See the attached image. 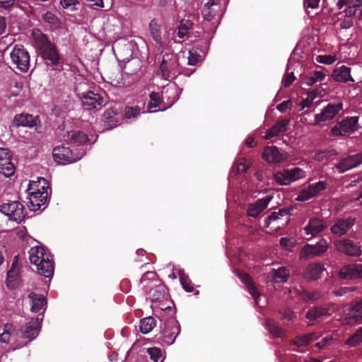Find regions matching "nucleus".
Segmentation results:
<instances>
[{"instance_id":"obj_1","label":"nucleus","mask_w":362,"mask_h":362,"mask_svg":"<svg viewBox=\"0 0 362 362\" xmlns=\"http://www.w3.org/2000/svg\"><path fill=\"white\" fill-rule=\"evenodd\" d=\"M35 42L40 51L42 57L47 64L57 67L61 59L60 54L54 44L52 43L46 35L40 30L33 33Z\"/></svg>"},{"instance_id":"obj_2","label":"nucleus","mask_w":362,"mask_h":362,"mask_svg":"<svg viewBox=\"0 0 362 362\" xmlns=\"http://www.w3.org/2000/svg\"><path fill=\"white\" fill-rule=\"evenodd\" d=\"M30 261L36 265L38 273L47 278L52 277L54 271V263L49 258L45 247H36L30 250Z\"/></svg>"},{"instance_id":"obj_3","label":"nucleus","mask_w":362,"mask_h":362,"mask_svg":"<svg viewBox=\"0 0 362 362\" xmlns=\"http://www.w3.org/2000/svg\"><path fill=\"white\" fill-rule=\"evenodd\" d=\"M34 185H35V183ZM28 191H29V209L34 211L44 210L47 204L48 196V193L45 187H42L41 189H35L33 185L30 184Z\"/></svg>"},{"instance_id":"obj_4","label":"nucleus","mask_w":362,"mask_h":362,"mask_svg":"<svg viewBox=\"0 0 362 362\" xmlns=\"http://www.w3.org/2000/svg\"><path fill=\"white\" fill-rule=\"evenodd\" d=\"M76 95L86 110H100L105 105V98L98 93L92 90L86 92H77Z\"/></svg>"},{"instance_id":"obj_5","label":"nucleus","mask_w":362,"mask_h":362,"mask_svg":"<svg viewBox=\"0 0 362 362\" xmlns=\"http://www.w3.org/2000/svg\"><path fill=\"white\" fill-rule=\"evenodd\" d=\"M12 63L21 72H26L30 67V54L22 45H16L10 53Z\"/></svg>"},{"instance_id":"obj_6","label":"nucleus","mask_w":362,"mask_h":362,"mask_svg":"<svg viewBox=\"0 0 362 362\" xmlns=\"http://www.w3.org/2000/svg\"><path fill=\"white\" fill-rule=\"evenodd\" d=\"M84 153L82 152L80 155L74 153L72 150L69 147L64 145L61 146H56L53 148L52 155L54 160L60 164L71 163L80 160L83 156Z\"/></svg>"},{"instance_id":"obj_7","label":"nucleus","mask_w":362,"mask_h":362,"mask_svg":"<svg viewBox=\"0 0 362 362\" xmlns=\"http://www.w3.org/2000/svg\"><path fill=\"white\" fill-rule=\"evenodd\" d=\"M291 209H281L279 211L272 213L266 219L264 226L269 228L270 225L274 223L271 229L276 230V229L284 228L287 225L291 215Z\"/></svg>"},{"instance_id":"obj_8","label":"nucleus","mask_w":362,"mask_h":362,"mask_svg":"<svg viewBox=\"0 0 362 362\" xmlns=\"http://www.w3.org/2000/svg\"><path fill=\"white\" fill-rule=\"evenodd\" d=\"M358 120L357 117H348L338 122L331 130L332 136H339L354 133L358 129Z\"/></svg>"},{"instance_id":"obj_9","label":"nucleus","mask_w":362,"mask_h":362,"mask_svg":"<svg viewBox=\"0 0 362 362\" xmlns=\"http://www.w3.org/2000/svg\"><path fill=\"white\" fill-rule=\"evenodd\" d=\"M0 211L8 216L10 220L18 223L22 221L25 218L23 206L17 201L3 204L0 206Z\"/></svg>"},{"instance_id":"obj_10","label":"nucleus","mask_w":362,"mask_h":362,"mask_svg":"<svg viewBox=\"0 0 362 362\" xmlns=\"http://www.w3.org/2000/svg\"><path fill=\"white\" fill-rule=\"evenodd\" d=\"M180 332V326L177 320L174 318L168 320L164 323L162 331L163 342L171 345Z\"/></svg>"},{"instance_id":"obj_11","label":"nucleus","mask_w":362,"mask_h":362,"mask_svg":"<svg viewBox=\"0 0 362 362\" xmlns=\"http://www.w3.org/2000/svg\"><path fill=\"white\" fill-rule=\"evenodd\" d=\"M327 250V243L325 239H321L315 245L306 244L300 250V258L304 260L320 256Z\"/></svg>"},{"instance_id":"obj_12","label":"nucleus","mask_w":362,"mask_h":362,"mask_svg":"<svg viewBox=\"0 0 362 362\" xmlns=\"http://www.w3.org/2000/svg\"><path fill=\"white\" fill-rule=\"evenodd\" d=\"M343 108L341 103H328L321 111L320 113L315 115V125H320L322 122H325L332 119Z\"/></svg>"},{"instance_id":"obj_13","label":"nucleus","mask_w":362,"mask_h":362,"mask_svg":"<svg viewBox=\"0 0 362 362\" xmlns=\"http://www.w3.org/2000/svg\"><path fill=\"white\" fill-rule=\"evenodd\" d=\"M344 323L356 325L362 322V298L351 303L344 313Z\"/></svg>"},{"instance_id":"obj_14","label":"nucleus","mask_w":362,"mask_h":362,"mask_svg":"<svg viewBox=\"0 0 362 362\" xmlns=\"http://www.w3.org/2000/svg\"><path fill=\"white\" fill-rule=\"evenodd\" d=\"M326 181H318L317 182L309 185L307 188L302 189L298 195L296 200L305 202L312 198L317 197L323 190L327 187Z\"/></svg>"},{"instance_id":"obj_15","label":"nucleus","mask_w":362,"mask_h":362,"mask_svg":"<svg viewBox=\"0 0 362 362\" xmlns=\"http://www.w3.org/2000/svg\"><path fill=\"white\" fill-rule=\"evenodd\" d=\"M362 164V152L354 155H349L339 160L335 168L339 173H344L355 168Z\"/></svg>"},{"instance_id":"obj_16","label":"nucleus","mask_w":362,"mask_h":362,"mask_svg":"<svg viewBox=\"0 0 362 362\" xmlns=\"http://www.w3.org/2000/svg\"><path fill=\"white\" fill-rule=\"evenodd\" d=\"M12 154L8 148H0V173L6 177L13 175L16 167L11 161Z\"/></svg>"},{"instance_id":"obj_17","label":"nucleus","mask_w":362,"mask_h":362,"mask_svg":"<svg viewBox=\"0 0 362 362\" xmlns=\"http://www.w3.org/2000/svg\"><path fill=\"white\" fill-rule=\"evenodd\" d=\"M262 158L268 163H278L287 158V153L275 146H266L262 153Z\"/></svg>"},{"instance_id":"obj_18","label":"nucleus","mask_w":362,"mask_h":362,"mask_svg":"<svg viewBox=\"0 0 362 362\" xmlns=\"http://www.w3.org/2000/svg\"><path fill=\"white\" fill-rule=\"evenodd\" d=\"M336 249L348 256L358 257L361 255V247L349 239H344L334 242Z\"/></svg>"},{"instance_id":"obj_19","label":"nucleus","mask_w":362,"mask_h":362,"mask_svg":"<svg viewBox=\"0 0 362 362\" xmlns=\"http://www.w3.org/2000/svg\"><path fill=\"white\" fill-rule=\"evenodd\" d=\"M120 110L116 106L108 107L102 115V121L106 129H112L119 125L120 122Z\"/></svg>"},{"instance_id":"obj_20","label":"nucleus","mask_w":362,"mask_h":362,"mask_svg":"<svg viewBox=\"0 0 362 362\" xmlns=\"http://www.w3.org/2000/svg\"><path fill=\"white\" fill-rule=\"evenodd\" d=\"M341 279H356L362 278V264H349L344 266L339 272Z\"/></svg>"},{"instance_id":"obj_21","label":"nucleus","mask_w":362,"mask_h":362,"mask_svg":"<svg viewBox=\"0 0 362 362\" xmlns=\"http://www.w3.org/2000/svg\"><path fill=\"white\" fill-rule=\"evenodd\" d=\"M168 288L166 286L162 283L158 281V283L155 284L146 293L147 295V298H148L151 302H160L167 298Z\"/></svg>"},{"instance_id":"obj_22","label":"nucleus","mask_w":362,"mask_h":362,"mask_svg":"<svg viewBox=\"0 0 362 362\" xmlns=\"http://www.w3.org/2000/svg\"><path fill=\"white\" fill-rule=\"evenodd\" d=\"M355 218H339L331 227V233L337 236H342L346 234L347 231L354 225Z\"/></svg>"},{"instance_id":"obj_23","label":"nucleus","mask_w":362,"mask_h":362,"mask_svg":"<svg viewBox=\"0 0 362 362\" xmlns=\"http://www.w3.org/2000/svg\"><path fill=\"white\" fill-rule=\"evenodd\" d=\"M40 324L39 318L37 317L22 326L21 328V337L25 339H29L30 340L36 338L39 334L40 328Z\"/></svg>"},{"instance_id":"obj_24","label":"nucleus","mask_w":362,"mask_h":362,"mask_svg":"<svg viewBox=\"0 0 362 362\" xmlns=\"http://www.w3.org/2000/svg\"><path fill=\"white\" fill-rule=\"evenodd\" d=\"M19 263L18 256H16L11 269L7 272L6 284L10 289H14L19 283Z\"/></svg>"},{"instance_id":"obj_25","label":"nucleus","mask_w":362,"mask_h":362,"mask_svg":"<svg viewBox=\"0 0 362 362\" xmlns=\"http://www.w3.org/2000/svg\"><path fill=\"white\" fill-rule=\"evenodd\" d=\"M272 197L267 196L257 199L255 203L248 205L247 213L249 216L257 218L268 206Z\"/></svg>"},{"instance_id":"obj_26","label":"nucleus","mask_w":362,"mask_h":362,"mask_svg":"<svg viewBox=\"0 0 362 362\" xmlns=\"http://www.w3.org/2000/svg\"><path fill=\"white\" fill-rule=\"evenodd\" d=\"M38 116L34 117L28 113L17 114L13 118V124L15 127H24L32 128L37 125Z\"/></svg>"},{"instance_id":"obj_27","label":"nucleus","mask_w":362,"mask_h":362,"mask_svg":"<svg viewBox=\"0 0 362 362\" xmlns=\"http://www.w3.org/2000/svg\"><path fill=\"white\" fill-rule=\"evenodd\" d=\"M290 121V119L286 118L278 121L274 125L267 130L264 138L266 139H270L277 136L279 134L286 132L288 129Z\"/></svg>"},{"instance_id":"obj_28","label":"nucleus","mask_w":362,"mask_h":362,"mask_svg":"<svg viewBox=\"0 0 362 362\" xmlns=\"http://www.w3.org/2000/svg\"><path fill=\"white\" fill-rule=\"evenodd\" d=\"M325 269L322 264L314 262L307 266L304 271L303 276L309 281L317 280L321 277V274Z\"/></svg>"},{"instance_id":"obj_29","label":"nucleus","mask_w":362,"mask_h":362,"mask_svg":"<svg viewBox=\"0 0 362 362\" xmlns=\"http://www.w3.org/2000/svg\"><path fill=\"white\" fill-rule=\"evenodd\" d=\"M332 77L337 82H354V79L351 76V68L344 65L335 68L332 72Z\"/></svg>"},{"instance_id":"obj_30","label":"nucleus","mask_w":362,"mask_h":362,"mask_svg":"<svg viewBox=\"0 0 362 362\" xmlns=\"http://www.w3.org/2000/svg\"><path fill=\"white\" fill-rule=\"evenodd\" d=\"M326 228L325 222L318 218H313L309 221L308 224L304 228L306 235L315 236L322 232Z\"/></svg>"},{"instance_id":"obj_31","label":"nucleus","mask_w":362,"mask_h":362,"mask_svg":"<svg viewBox=\"0 0 362 362\" xmlns=\"http://www.w3.org/2000/svg\"><path fill=\"white\" fill-rule=\"evenodd\" d=\"M330 315L331 313L329 307L327 305H322L310 308L306 313L305 317L310 321H316L323 316H329Z\"/></svg>"},{"instance_id":"obj_32","label":"nucleus","mask_w":362,"mask_h":362,"mask_svg":"<svg viewBox=\"0 0 362 362\" xmlns=\"http://www.w3.org/2000/svg\"><path fill=\"white\" fill-rule=\"evenodd\" d=\"M326 74L322 71H313L308 75L300 76L301 84L312 86L317 82L322 81Z\"/></svg>"},{"instance_id":"obj_33","label":"nucleus","mask_w":362,"mask_h":362,"mask_svg":"<svg viewBox=\"0 0 362 362\" xmlns=\"http://www.w3.org/2000/svg\"><path fill=\"white\" fill-rule=\"evenodd\" d=\"M158 275L156 272H147L144 273L141 279L140 284L142 289L146 293L155 284L158 283Z\"/></svg>"},{"instance_id":"obj_34","label":"nucleus","mask_w":362,"mask_h":362,"mask_svg":"<svg viewBox=\"0 0 362 362\" xmlns=\"http://www.w3.org/2000/svg\"><path fill=\"white\" fill-rule=\"evenodd\" d=\"M29 298L32 299V307L30 310L33 313L40 312V310L43 309L44 306L47 304L46 298L43 296H38L34 292L29 294Z\"/></svg>"},{"instance_id":"obj_35","label":"nucleus","mask_w":362,"mask_h":362,"mask_svg":"<svg viewBox=\"0 0 362 362\" xmlns=\"http://www.w3.org/2000/svg\"><path fill=\"white\" fill-rule=\"evenodd\" d=\"M68 140L71 144L81 145L86 143L88 137L86 134L81 131H71L68 133Z\"/></svg>"},{"instance_id":"obj_36","label":"nucleus","mask_w":362,"mask_h":362,"mask_svg":"<svg viewBox=\"0 0 362 362\" xmlns=\"http://www.w3.org/2000/svg\"><path fill=\"white\" fill-rule=\"evenodd\" d=\"M250 165V162L247 161L246 158L243 157L238 158L233 165L231 173L234 175L246 173Z\"/></svg>"},{"instance_id":"obj_37","label":"nucleus","mask_w":362,"mask_h":362,"mask_svg":"<svg viewBox=\"0 0 362 362\" xmlns=\"http://www.w3.org/2000/svg\"><path fill=\"white\" fill-rule=\"evenodd\" d=\"M270 274L276 282L281 283L287 281L290 272L286 267H282L278 269H273Z\"/></svg>"},{"instance_id":"obj_38","label":"nucleus","mask_w":362,"mask_h":362,"mask_svg":"<svg viewBox=\"0 0 362 362\" xmlns=\"http://www.w3.org/2000/svg\"><path fill=\"white\" fill-rule=\"evenodd\" d=\"M149 30L151 35L156 43L162 44V36L160 25L158 23L156 19H153L149 23Z\"/></svg>"},{"instance_id":"obj_39","label":"nucleus","mask_w":362,"mask_h":362,"mask_svg":"<svg viewBox=\"0 0 362 362\" xmlns=\"http://www.w3.org/2000/svg\"><path fill=\"white\" fill-rule=\"evenodd\" d=\"M274 177L275 181L281 185H288L292 182L288 168L276 172Z\"/></svg>"},{"instance_id":"obj_40","label":"nucleus","mask_w":362,"mask_h":362,"mask_svg":"<svg viewBox=\"0 0 362 362\" xmlns=\"http://www.w3.org/2000/svg\"><path fill=\"white\" fill-rule=\"evenodd\" d=\"M156 321L153 317H148L140 320V331L143 334L149 333L156 326Z\"/></svg>"},{"instance_id":"obj_41","label":"nucleus","mask_w":362,"mask_h":362,"mask_svg":"<svg viewBox=\"0 0 362 362\" xmlns=\"http://www.w3.org/2000/svg\"><path fill=\"white\" fill-rule=\"evenodd\" d=\"M362 343V327L356 329L354 334L349 337L345 341V344L349 347H355Z\"/></svg>"},{"instance_id":"obj_42","label":"nucleus","mask_w":362,"mask_h":362,"mask_svg":"<svg viewBox=\"0 0 362 362\" xmlns=\"http://www.w3.org/2000/svg\"><path fill=\"white\" fill-rule=\"evenodd\" d=\"M265 325L268 331L275 337H279L284 334V329L274 320H267Z\"/></svg>"},{"instance_id":"obj_43","label":"nucleus","mask_w":362,"mask_h":362,"mask_svg":"<svg viewBox=\"0 0 362 362\" xmlns=\"http://www.w3.org/2000/svg\"><path fill=\"white\" fill-rule=\"evenodd\" d=\"M149 101L147 104L148 110L151 112H156L157 110H151L153 108H156L159 107L161 103V98L160 96L159 93L152 92L149 95Z\"/></svg>"},{"instance_id":"obj_44","label":"nucleus","mask_w":362,"mask_h":362,"mask_svg":"<svg viewBox=\"0 0 362 362\" xmlns=\"http://www.w3.org/2000/svg\"><path fill=\"white\" fill-rule=\"evenodd\" d=\"M300 297L302 300L304 301H315L320 298L321 294L317 291H307V290H303L299 293Z\"/></svg>"},{"instance_id":"obj_45","label":"nucleus","mask_w":362,"mask_h":362,"mask_svg":"<svg viewBox=\"0 0 362 362\" xmlns=\"http://www.w3.org/2000/svg\"><path fill=\"white\" fill-rule=\"evenodd\" d=\"M192 25L193 23L189 20H182L178 27L177 36L180 39L184 38L186 36L188 30L192 28Z\"/></svg>"},{"instance_id":"obj_46","label":"nucleus","mask_w":362,"mask_h":362,"mask_svg":"<svg viewBox=\"0 0 362 362\" xmlns=\"http://www.w3.org/2000/svg\"><path fill=\"white\" fill-rule=\"evenodd\" d=\"M180 281L182 286V288L187 292H192L194 291V286L192 283V281L189 278L187 275H186L183 272H180L179 273Z\"/></svg>"},{"instance_id":"obj_47","label":"nucleus","mask_w":362,"mask_h":362,"mask_svg":"<svg viewBox=\"0 0 362 362\" xmlns=\"http://www.w3.org/2000/svg\"><path fill=\"white\" fill-rule=\"evenodd\" d=\"M313 341V334L296 337L293 344L298 346L308 345Z\"/></svg>"},{"instance_id":"obj_48","label":"nucleus","mask_w":362,"mask_h":362,"mask_svg":"<svg viewBox=\"0 0 362 362\" xmlns=\"http://www.w3.org/2000/svg\"><path fill=\"white\" fill-rule=\"evenodd\" d=\"M288 170L290 173V177L292 180V182L304 178L306 176L305 172L298 167H294L291 169L288 168Z\"/></svg>"},{"instance_id":"obj_49","label":"nucleus","mask_w":362,"mask_h":362,"mask_svg":"<svg viewBox=\"0 0 362 362\" xmlns=\"http://www.w3.org/2000/svg\"><path fill=\"white\" fill-rule=\"evenodd\" d=\"M141 114V108L136 107H126L124 109V117L127 119L135 118Z\"/></svg>"},{"instance_id":"obj_50","label":"nucleus","mask_w":362,"mask_h":362,"mask_svg":"<svg viewBox=\"0 0 362 362\" xmlns=\"http://www.w3.org/2000/svg\"><path fill=\"white\" fill-rule=\"evenodd\" d=\"M147 353L150 356V358L153 362H158L162 357L161 350L159 348L152 347L147 349Z\"/></svg>"},{"instance_id":"obj_51","label":"nucleus","mask_w":362,"mask_h":362,"mask_svg":"<svg viewBox=\"0 0 362 362\" xmlns=\"http://www.w3.org/2000/svg\"><path fill=\"white\" fill-rule=\"evenodd\" d=\"M202 61V56L197 52H189L188 64L192 66L197 65Z\"/></svg>"},{"instance_id":"obj_52","label":"nucleus","mask_w":362,"mask_h":362,"mask_svg":"<svg viewBox=\"0 0 362 362\" xmlns=\"http://www.w3.org/2000/svg\"><path fill=\"white\" fill-rule=\"evenodd\" d=\"M332 155L330 151H320L315 154L314 158L315 160L322 162L327 160Z\"/></svg>"},{"instance_id":"obj_53","label":"nucleus","mask_w":362,"mask_h":362,"mask_svg":"<svg viewBox=\"0 0 362 362\" xmlns=\"http://www.w3.org/2000/svg\"><path fill=\"white\" fill-rule=\"evenodd\" d=\"M336 58L331 55H318L316 57V61L320 64H332L335 62Z\"/></svg>"},{"instance_id":"obj_54","label":"nucleus","mask_w":362,"mask_h":362,"mask_svg":"<svg viewBox=\"0 0 362 362\" xmlns=\"http://www.w3.org/2000/svg\"><path fill=\"white\" fill-rule=\"evenodd\" d=\"M160 69L164 79L167 80L171 77V72L170 71L168 63L165 59H163L160 66Z\"/></svg>"},{"instance_id":"obj_55","label":"nucleus","mask_w":362,"mask_h":362,"mask_svg":"<svg viewBox=\"0 0 362 362\" xmlns=\"http://www.w3.org/2000/svg\"><path fill=\"white\" fill-rule=\"evenodd\" d=\"M235 274L245 285H247L252 281L250 276L243 271L236 270Z\"/></svg>"},{"instance_id":"obj_56","label":"nucleus","mask_w":362,"mask_h":362,"mask_svg":"<svg viewBox=\"0 0 362 362\" xmlns=\"http://www.w3.org/2000/svg\"><path fill=\"white\" fill-rule=\"evenodd\" d=\"M279 244L281 247L288 250H290L294 246V242L286 237L280 239Z\"/></svg>"},{"instance_id":"obj_57","label":"nucleus","mask_w":362,"mask_h":362,"mask_svg":"<svg viewBox=\"0 0 362 362\" xmlns=\"http://www.w3.org/2000/svg\"><path fill=\"white\" fill-rule=\"evenodd\" d=\"M296 79V77L294 76V74L293 72L291 73H287L284 75L283 79H282V85L287 88L291 85V83L293 82V81Z\"/></svg>"},{"instance_id":"obj_58","label":"nucleus","mask_w":362,"mask_h":362,"mask_svg":"<svg viewBox=\"0 0 362 362\" xmlns=\"http://www.w3.org/2000/svg\"><path fill=\"white\" fill-rule=\"evenodd\" d=\"M281 318L286 322H290L295 317L293 313L290 309H285L279 312Z\"/></svg>"},{"instance_id":"obj_59","label":"nucleus","mask_w":362,"mask_h":362,"mask_svg":"<svg viewBox=\"0 0 362 362\" xmlns=\"http://www.w3.org/2000/svg\"><path fill=\"white\" fill-rule=\"evenodd\" d=\"M292 108V102L291 100H285L276 106V109L281 112H285L287 109Z\"/></svg>"},{"instance_id":"obj_60","label":"nucleus","mask_w":362,"mask_h":362,"mask_svg":"<svg viewBox=\"0 0 362 362\" xmlns=\"http://www.w3.org/2000/svg\"><path fill=\"white\" fill-rule=\"evenodd\" d=\"M247 288V291L250 293L251 296L255 299L256 303H257V298H258V291L252 281L249 283L248 284L245 285Z\"/></svg>"},{"instance_id":"obj_61","label":"nucleus","mask_w":362,"mask_h":362,"mask_svg":"<svg viewBox=\"0 0 362 362\" xmlns=\"http://www.w3.org/2000/svg\"><path fill=\"white\" fill-rule=\"evenodd\" d=\"M44 20L50 23V24H55L57 21V18L54 14H53L51 12H46L43 16Z\"/></svg>"},{"instance_id":"obj_62","label":"nucleus","mask_w":362,"mask_h":362,"mask_svg":"<svg viewBox=\"0 0 362 362\" xmlns=\"http://www.w3.org/2000/svg\"><path fill=\"white\" fill-rule=\"evenodd\" d=\"M358 8L352 6L350 4L345 10L346 16L348 17H353L357 15V10Z\"/></svg>"},{"instance_id":"obj_63","label":"nucleus","mask_w":362,"mask_h":362,"mask_svg":"<svg viewBox=\"0 0 362 362\" xmlns=\"http://www.w3.org/2000/svg\"><path fill=\"white\" fill-rule=\"evenodd\" d=\"M320 0H304V6L307 8H316Z\"/></svg>"},{"instance_id":"obj_64","label":"nucleus","mask_w":362,"mask_h":362,"mask_svg":"<svg viewBox=\"0 0 362 362\" xmlns=\"http://www.w3.org/2000/svg\"><path fill=\"white\" fill-rule=\"evenodd\" d=\"M15 3V0H0V7L4 9H9Z\"/></svg>"}]
</instances>
